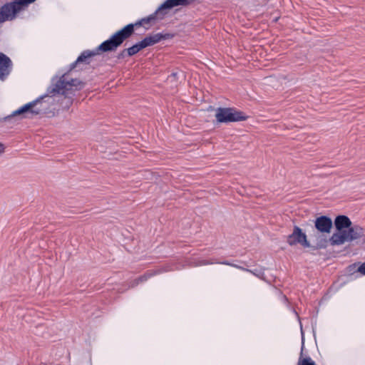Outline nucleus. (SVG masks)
I'll return each mask as SVG.
<instances>
[{
  "label": "nucleus",
  "instance_id": "2",
  "mask_svg": "<svg viewBox=\"0 0 365 365\" xmlns=\"http://www.w3.org/2000/svg\"><path fill=\"white\" fill-rule=\"evenodd\" d=\"M214 116L217 123L242 122L247 120L250 118L245 111L230 106H220L215 108Z\"/></svg>",
  "mask_w": 365,
  "mask_h": 365
},
{
  "label": "nucleus",
  "instance_id": "19",
  "mask_svg": "<svg viewBox=\"0 0 365 365\" xmlns=\"http://www.w3.org/2000/svg\"><path fill=\"white\" fill-rule=\"evenodd\" d=\"M155 18L153 16H150L149 17H148L147 19H142L141 21V23H143V22H148L150 21V20H153Z\"/></svg>",
  "mask_w": 365,
  "mask_h": 365
},
{
  "label": "nucleus",
  "instance_id": "15",
  "mask_svg": "<svg viewBox=\"0 0 365 365\" xmlns=\"http://www.w3.org/2000/svg\"><path fill=\"white\" fill-rule=\"evenodd\" d=\"M298 365H315L314 362L309 358H300Z\"/></svg>",
  "mask_w": 365,
  "mask_h": 365
},
{
  "label": "nucleus",
  "instance_id": "8",
  "mask_svg": "<svg viewBox=\"0 0 365 365\" xmlns=\"http://www.w3.org/2000/svg\"><path fill=\"white\" fill-rule=\"evenodd\" d=\"M61 86H58L57 88H52L48 91V94H54L60 92L61 90H69L72 88H78L83 86V83L78 79H71V81L62 80L60 81Z\"/></svg>",
  "mask_w": 365,
  "mask_h": 365
},
{
  "label": "nucleus",
  "instance_id": "7",
  "mask_svg": "<svg viewBox=\"0 0 365 365\" xmlns=\"http://www.w3.org/2000/svg\"><path fill=\"white\" fill-rule=\"evenodd\" d=\"M300 244L304 247H309L310 244L307 239V235L299 227H294L293 232L289 237V244L292 245Z\"/></svg>",
  "mask_w": 365,
  "mask_h": 365
},
{
  "label": "nucleus",
  "instance_id": "16",
  "mask_svg": "<svg viewBox=\"0 0 365 365\" xmlns=\"http://www.w3.org/2000/svg\"><path fill=\"white\" fill-rule=\"evenodd\" d=\"M6 21H8V20L6 19V17L4 13H3V10H2L1 7L0 6V24H2Z\"/></svg>",
  "mask_w": 365,
  "mask_h": 365
},
{
  "label": "nucleus",
  "instance_id": "3",
  "mask_svg": "<svg viewBox=\"0 0 365 365\" xmlns=\"http://www.w3.org/2000/svg\"><path fill=\"white\" fill-rule=\"evenodd\" d=\"M133 24L125 26L113 34L110 39L103 42L98 49L103 52L115 50L125 39L133 34Z\"/></svg>",
  "mask_w": 365,
  "mask_h": 365
},
{
  "label": "nucleus",
  "instance_id": "1",
  "mask_svg": "<svg viewBox=\"0 0 365 365\" xmlns=\"http://www.w3.org/2000/svg\"><path fill=\"white\" fill-rule=\"evenodd\" d=\"M334 225L335 232L329 240L319 233L314 235L317 247H325L328 243L331 246H340L346 242H365L364 229L357 225H353L348 216L344 215L336 216L334 221Z\"/></svg>",
  "mask_w": 365,
  "mask_h": 365
},
{
  "label": "nucleus",
  "instance_id": "12",
  "mask_svg": "<svg viewBox=\"0 0 365 365\" xmlns=\"http://www.w3.org/2000/svg\"><path fill=\"white\" fill-rule=\"evenodd\" d=\"M189 3V0H166L156 11V14H158L164 9H170L173 7L185 5Z\"/></svg>",
  "mask_w": 365,
  "mask_h": 365
},
{
  "label": "nucleus",
  "instance_id": "17",
  "mask_svg": "<svg viewBox=\"0 0 365 365\" xmlns=\"http://www.w3.org/2000/svg\"><path fill=\"white\" fill-rule=\"evenodd\" d=\"M357 272L363 275H365V262L359 264L357 267Z\"/></svg>",
  "mask_w": 365,
  "mask_h": 365
},
{
  "label": "nucleus",
  "instance_id": "10",
  "mask_svg": "<svg viewBox=\"0 0 365 365\" xmlns=\"http://www.w3.org/2000/svg\"><path fill=\"white\" fill-rule=\"evenodd\" d=\"M173 36L170 34H150L143 38L140 42L143 46V48H146L150 46H153L158 42H160L163 39H168L172 38Z\"/></svg>",
  "mask_w": 365,
  "mask_h": 365
},
{
  "label": "nucleus",
  "instance_id": "13",
  "mask_svg": "<svg viewBox=\"0 0 365 365\" xmlns=\"http://www.w3.org/2000/svg\"><path fill=\"white\" fill-rule=\"evenodd\" d=\"M143 48H143L141 42L140 41V42L135 43V45H133V46L128 48L127 49V52H128V56H133L135 53H137L138 51H140Z\"/></svg>",
  "mask_w": 365,
  "mask_h": 365
},
{
  "label": "nucleus",
  "instance_id": "4",
  "mask_svg": "<svg viewBox=\"0 0 365 365\" xmlns=\"http://www.w3.org/2000/svg\"><path fill=\"white\" fill-rule=\"evenodd\" d=\"M48 95H43L36 100L29 102L23 106L20 107L19 109L13 111L11 115L5 117L4 118V121L9 120L14 117H19L20 118H26L31 116L36 115L41 113V109L38 108L37 106L41 103L44 98L48 97Z\"/></svg>",
  "mask_w": 365,
  "mask_h": 365
},
{
  "label": "nucleus",
  "instance_id": "9",
  "mask_svg": "<svg viewBox=\"0 0 365 365\" xmlns=\"http://www.w3.org/2000/svg\"><path fill=\"white\" fill-rule=\"evenodd\" d=\"M314 225L319 232L329 234L333 223L330 217L322 216L316 219Z\"/></svg>",
  "mask_w": 365,
  "mask_h": 365
},
{
  "label": "nucleus",
  "instance_id": "11",
  "mask_svg": "<svg viewBox=\"0 0 365 365\" xmlns=\"http://www.w3.org/2000/svg\"><path fill=\"white\" fill-rule=\"evenodd\" d=\"M11 61L4 53H0V78L4 79L10 71Z\"/></svg>",
  "mask_w": 365,
  "mask_h": 365
},
{
  "label": "nucleus",
  "instance_id": "6",
  "mask_svg": "<svg viewBox=\"0 0 365 365\" xmlns=\"http://www.w3.org/2000/svg\"><path fill=\"white\" fill-rule=\"evenodd\" d=\"M292 79L289 75L286 73H279L276 75H269L262 79V83L264 86L269 88H279L289 84Z\"/></svg>",
  "mask_w": 365,
  "mask_h": 365
},
{
  "label": "nucleus",
  "instance_id": "14",
  "mask_svg": "<svg viewBox=\"0 0 365 365\" xmlns=\"http://www.w3.org/2000/svg\"><path fill=\"white\" fill-rule=\"evenodd\" d=\"M96 54V53L93 51H85L77 58L76 63L83 62L86 58L92 57V56H95Z\"/></svg>",
  "mask_w": 365,
  "mask_h": 365
},
{
  "label": "nucleus",
  "instance_id": "18",
  "mask_svg": "<svg viewBox=\"0 0 365 365\" xmlns=\"http://www.w3.org/2000/svg\"><path fill=\"white\" fill-rule=\"evenodd\" d=\"M6 147L4 144L0 142V156H1L5 152Z\"/></svg>",
  "mask_w": 365,
  "mask_h": 365
},
{
  "label": "nucleus",
  "instance_id": "5",
  "mask_svg": "<svg viewBox=\"0 0 365 365\" xmlns=\"http://www.w3.org/2000/svg\"><path fill=\"white\" fill-rule=\"evenodd\" d=\"M36 0H14L6 2L1 6L8 21L16 19L18 15L24 11L30 4Z\"/></svg>",
  "mask_w": 365,
  "mask_h": 365
}]
</instances>
